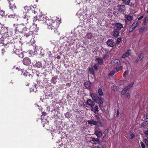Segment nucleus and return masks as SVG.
Listing matches in <instances>:
<instances>
[{
  "label": "nucleus",
  "instance_id": "nucleus-1",
  "mask_svg": "<svg viewBox=\"0 0 148 148\" xmlns=\"http://www.w3.org/2000/svg\"><path fill=\"white\" fill-rule=\"evenodd\" d=\"M13 27L14 28V34L15 35L18 32L20 33H23L25 34L26 33L27 31H29V29L26 28V26L23 24V23L21 24H14Z\"/></svg>",
  "mask_w": 148,
  "mask_h": 148
},
{
  "label": "nucleus",
  "instance_id": "nucleus-2",
  "mask_svg": "<svg viewBox=\"0 0 148 148\" xmlns=\"http://www.w3.org/2000/svg\"><path fill=\"white\" fill-rule=\"evenodd\" d=\"M45 22L47 23V25L49 26V28L52 29H53L56 28L60 24V20L57 19L54 21L51 19L47 17L45 18Z\"/></svg>",
  "mask_w": 148,
  "mask_h": 148
},
{
  "label": "nucleus",
  "instance_id": "nucleus-3",
  "mask_svg": "<svg viewBox=\"0 0 148 148\" xmlns=\"http://www.w3.org/2000/svg\"><path fill=\"white\" fill-rule=\"evenodd\" d=\"M32 33L29 32L28 33H25L24 34L26 41L28 43H34V37Z\"/></svg>",
  "mask_w": 148,
  "mask_h": 148
},
{
  "label": "nucleus",
  "instance_id": "nucleus-4",
  "mask_svg": "<svg viewBox=\"0 0 148 148\" xmlns=\"http://www.w3.org/2000/svg\"><path fill=\"white\" fill-rule=\"evenodd\" d=\"M29 32H32L34 34H36L39 30V27L37 26V25L34 23H33V25L31 26L29 28Z\"/></svg>",
  "mask_w": 148,
  "mask_h": 148
},
{
  "label": "nucleus",
  "instance_id": "nucleus-5",
  "mask_svg": "<svg viewBox=\"0 0 148 148\" xmlns=\"http://www.w3.org/2000/svg\"><path fill=\"white\" fill-rule=\"evenodd\" d=\"M30 16L28 14H26L24 15L22 18V21L24 23H25L27 25H29L30 22Z\"/></svg>",
  "mask_w": 148,
  "mask_h": 148
},
{
  "label": "nucleus",
  "instance_id": "nucleus-6",
  "mask_svg": "<svg viewBox=\"0 0 148 148\" xmlns=\"http://www.w3.org/2000/svg\"><path fill=\"white\" fill-rule=\"evenodd\" d=\"M8 33H5V34H0V42L1 44H2V45H3L4 44V43L3 42V41H4V39H6L7 38L8 39H9V38H10V36L8 34Z\"/></svg>",
  "mask_w": 148,
  "mask_h": 148
},
{
  "label": "nucleus",
  "instance_id": "nucleus-7",
  "mask_svg": "<svg viewBox=\"0 0 148 148\" xmlns=\"http://www.w3.org/2000/svg\"><path fill=\"white\" fill-rule=\"evenodd\" d=\"M121 93L122 95H125L127 97L129 98L130 95V90L126 87L121 90Z\"/></svg>",
  "mask_w": 148,
  "mask_h": 148
},
{
  "label": "nucleus",
  "instance_id": "nucleus-8",
  "mask_svg": "<svg viewBox=\"0 0 148 148\" xmlns=\"http://www.w3.org/2000/svg\"><path fill=\"white\" fill-rule=\"evenodd\" d=\"M0 27H1V30L0 31V34L3 35L5 33H8V28L4 26L2 24H0Z\"/></svg>",
  "mask_w": 148,
  "mask_h": 148
},
{
  "label": "nucleus",
  "instance_id": "nucleus-9",
  "mask_svg": "<svg viewBox=\"0 0 148 148\" xmlns=\"http://www.w3.org/2000/svg\"><path fill=\"white\" fill-rule=\"evenodd\" d=\"M9 3V7L10 10L11 11V9L13 10L14 9L16 8V6L15 5V3L12 0H8Z\"/></svg>",
  "mask_w": 148,
  "mask_h": 148
},
{
  "label": "nucleus",
  "instance_id": "nucleus-10",
  "mask_svg": "<svg viewBox=\"0 0 148 148\" xmlns=\"http://www.w3.org/2000/svg\"><path fill=\"white\" fill-rule=\"evenodd\" d=\"M23 64L25 65H28L31 63V60L28 58H25L23 60Z\"/></svg>",
  "mask_w": 148,
  "mask_h": 148
},
{
  "label": "nucleus",
  "instance_id": "nucleus-11",
  "mask_svg": "<svg viewBox=\"0 0 148 148\" xmlns=\"http://www.w3.org/2000/svg\"><path fill=\"white\" fill-rule=\"evenodd\" d=\"M106 43L108 46L112 47L114 45L115 43L113 42V40L112 39H108L106 42Z\"/></svg>",
  "mask_w": 148,
  "mask_h": 148
},
{
  "label": "nucleus",
  "instance_id": "nucleus-12",
  "mask_svg": "<svg viewBox=\"0 0 148 148\" xmlns=\"http://www.w3.org/2000/svg\"><path fill=\"white\" fill-rule=\"evenodd\" d=\"M111 34L112 36L116 38L119 35V33L117 30L115 29L111 33Z\"/></svg>",
  "mask_w": 148,
  "mask_h": 148
},
{
  "label": "nucleus",
  "instance_id": "nucleus-13",
  "mask_svg": "<svg viewBox=\"0 0 148 148\" xmlns=\"http://www.w3.org/2000/svg\"><path fill=\"white\" fill-rule=\"evenodd\" d=\"M118 8L119 11L121 12H124L126 10L125 7L124 5H119Z\"/></svg>",
  "mask_w": 148,
  "mask_h": 148
},
{
  "label": "nucleus",
  "instance_id": "nucleus-14",
  "mask_svg": "<svg viewBox=\"0 0 148 148\" xmlns=\"http://www.w3.org/2000/svg\"><path fill=\"white\" fill-rule=\"evenodd\" d=\"M131 51L130 50H127L126 52L122 56L121 58H125L126 57L128 56L131 54Z\"/></svg>",
  "mask_w": 148,
  "mask_h": 148
},
{
  "label": "nucleus",
  "instance_id": "nucleus-15",
  "mask_svg": "<svg viewBox=\"0 0 148 148\" xmlns=\"http://www.w3.org/2000/svg\"><path fill=\"white\" fill-rule=\"evenodd\" d=\"M86 103L88 105L90 106L91 108L95 104L94 102L90 99H88Z\"/></svg>",
  "mask_w": 148,
  "mask_h": 148
},
{
  "label": "nucleus",
  "instance_id": "nucleus-16",
  "mask_svg": "<svg viewBox=\"0 0 148 148\" xmlns=\"http://www.w3.org/2000/svg\"><path fill=\"white\" fill-rule=\"evenodd\" d=\"M95 134L99 138L101 137L103 135V134L99 130L95 131Z\"/></svg>",
  "mask_w": 148,
  "mask_h": 148
},
{
  "label": "nucleus",
  "instance_id": "nucleus-17",
  "mask_svg": "<svg viewBox=\"0 0 148 148\" xmlns=\"http://www.w3.org/2000/svg\"><path fill=\"white\" fill-rule=\"evenodd\" d=\"M91 110L94 113H97L99 112V108L97 106H95L94 108L93 106L91 107Z\"/></svg>",
  "mask_w": 148,
  "mask_h": 148
},
{
  "label": "nucleus",
  "instance_id": "nucleus-18",
  "mask_svg": "<svg viewBox=\"0 0 148 148\" xmlns=\"http://www.w3.org/2000/svg\"><path fill=\"white\" fill-rule=\"evenodd\" d=\"M115 26L118 29L120 30L123 27L122 24L120 23H116L114 24Z\"/></svg>",
  "mask_w": 148,
  "mask_h": 148
},
{
  "label": "nucleus",
  "instance_id": "nucleus-19",
  "mask_svg": "<svg viewBox=\"0 0 148 148\" xmlns=\"http://www.w3.org/2000/svg\"><path fill=\"white\" fill-rule=\"evenodd\" d=\"M125 17L127 20L129 21H131L132 19V16L129 14L125 15Z\"/></svg>",
  "mask_w": 148,
  "mask_h": 148
},
{
  "label": "nucleus",
  "instance_id": "nucleus-20",
  "mask_svg": "<svg viewBox=\"0 0 148 148\" xmlns=\"http://www.w3.org/2000/svg\"><path fill=\"white\" fill-rule=\"evenodd\" d=\"M88 123L89 124L96 125L97 123V122L95 121L92 120L88 121Z\"/></svg>",
  "mask_w": 148,
  "mask_h": 148
},
{
  "label": "nucleus",
  "instance_id": "nucleus-21",
  "mask_svg": "<svg viewBox=\"0 0 148 148\" xmlns=\"http://www.w3.org/2000/svg\"><path fill=\"white\" fill-rule=\"evenodd\" d=\"M123 69L122 66H116L114 68V70L115 72H117L119 71H120Z\"/></svg>",
  "mask_w": 148,
  "mask_h": 148
},
{
  "label": "nucleus",
  "instance_id": "nucleus-22",
  "mask_svg": "<svg viewBox=\"0 0 148 148\" xmlns=\"http://www.w3.org/2000/svg\"><path fill=\"white\" fill-rule=\"evenodd\" d=\"M98 99H99V101L98 103L99 106L100 107L102 106L103 103V99H101L100 97H98Z\"/></svg>",
  "mask_w": 148,
  "mask_h": 148
},
{
  "label": "nucleus",
  "instance_id": "nucleus-23",
  "mask_svg": "<svg viewBox=\"0 0 148 148\" xmlns=\"http://www.w3.org/2000/svg\"><path fill=\"white\" fill-rule=\"evenodd\" d=\"M143 58V54L142 53H140L138 56V58L136 60L135 62H138L140 61Z\"/></svg>",
  "mask_w": 148,
  "mask_h": 148
},
{
  "label": "nucleus",
  "instance_id": "nucleus-24",
  "mask_svg": "<svg viewBox=\"0 0 148 148\" xmlns=\"http://www.w3.org/2000/svg\"><path fill=\"white\" fill-rule=\"evenodd\" d=\"M84 85L85 86L86 88H89L91 86V84L89 82H85Z\"/></svg>",
  "mask_w": 148,
  "mask_h": 148
},
{
  "label": "nucleus",
  "instance_id": "nucleus-25",
  "mask_svg": "<svg viewBox=\"0 0 148 148\" xmlns=\"http://www.w3.org/2000/svg\"><path fill=\"white\" fill-rule=\"evenodd\" d=\"M24 8L25 10V12H26V14H28V12H29V11H31V9L29 6H26L24 7Z\"/></svg>",
  "mask_w": 148,
  "mask_h": 148
},
{
  "label": "nucleus",
  "instance_id": "nucleus-26",
  "mask_svg": "<svg viewBox=\"0 0 148 148\" xmlns=\"http://www.w3.org/2000/svg\"><path fill=\"white\" fill-rule=\"evenodd\" d=\"M138 21H137L134 22L132 25L131 26L134 29H135L138 25Z\"/></svg>",
  "mask_w": 148,
  "mask_h": 148
},
{
  "label": "nucleus",
  "instance_id": "nucleus-27",
  "mask_svg": "<svg viewBox=\"0 0 148 148\" xmlns=\"http://www.w3.org/2000/svg\"><path fill=\"white\" fill-rule=\"evenodd\" d=\"M92 37V35L91 33H89L87 34L86 36V37L88 39H91Z\"/></svg>",
  "mask_w": 148,
  "mask_h": 148
},
{
  "label": "nucleus",
  "instance_id": "nucleus-28",
  "mask_svg": "<svg viewBox=\"0 0 148 148\" xmlns=\"http://www.w3.org/2000/svg\"><path fill=\"white\" fill-rule=\"evenodd\" d=\"M96 60L97 61L98 64L101 65L103 63V59L100 58H97L96 59Z\"/></svg>",
  "mask_w": 148,
  "mask_h": 148
},
{
  "label": "nucleus",
  "instance_id": "nucleus-29",
  "mask_svg": "<svg viewBox=\"0 0 148 148\" xmlns=\"http://www.w3.org/2000/svg\"><path fill=\"white\" fill-rule=\"evenodd\" d=\"M146 30V29L145 27H141L139 29V31L140 32H145Z\"/></svg>",
  "mask_w": 148,
  "mask_h": 148
},
{
  "label": "nucleus",
  "instance_id": "nucleus-30",
  "mask_svg": "<svg viewBox=\"0 0 148 148\" xmlns=\"http://www.w3.org/2000/svg\"><path fill=\"white\" fill-rule=\"evenodd\" d=\"M36 65L38 68H40V67H42L41 63L40 62H37L36 63Z\"/></svg>",
  "mask_w": 148,
  "mask_h": 148
},
{
  "label": "nucleus",
  "instance_id": "nucleus-31",
  "mask_svg": "<svg viewBox=\"0 0 148 148\" xmlns=\"http://www.w3.org/2000/svg\"><path fill=\"white\" fill-rule=\"evenodd\" d=\"M8 17L9 18H12V17L14 18V17H15L16 16V15H15V14L13 13V14H11L9 13H8Z\"/></svg>",
  "mask_w": 148,
  "mask_h": 148
},
{
  "label": "nucleus",
  "instance_id": "nucleus-32",
  "mask_svg": "<svg viewBox=\"0 0 148 148\" xmlns=\"http://www.w3.org/2000/svg\"><path fill=\"white\" fill-rule=\"evenodd\" d=\"M123 3L126 5H128L130 2V0H122Z\"/></svg>",
  "mask_w": 148,
  "mask_h": 148
},
{
  "label": "nucleus",
  "instance_id": "nucleus-33",
  "mask_svg": "<svg viewBox=\"0 0 148 148\" xmlns=\"http://www.w3.org/2000/svg\"><path fill=\"white\" fill-rule=\"evenodd\" d=\"M65 116L66 118H69L71 117V114L69 112H66L65 114Z\"/></svg>",
  "mask_w": 148,
  "mask_h": 148
},
{
  "label": "nucleus",
  "instance_id": "nucleus-34",
  "mask_svg": "<svg viewBox=\"0 0 148 148\" xmlns=\"http://www.w3.org/2000/svg\"><path fill=\"white\" fill-rule=\"evenodd\" d=\"M91 96L92 99L94 100V101H95L97 100V98L95 97L94 95L93 94H91Z\"/></svg>",
  "mask_w": 148,
  "mask_h": 148
},
{
  "label": "nucleus",
  "instance_id": "nucleus-35",
  "mask_svg": "<svg viewBox=\"0 0 148 148\" xmlns=\"http://www.w3.org/2000/svg\"><path fill=\"white\" fill-rule=\"evenodd\" d=\"M129 73L128 70H127L125 71L123 73V75L124 77H126L128 75Z\"/></svg>",
  "mask_w": 148,
  "mask_h": 148
},
{
  "label": "nucleus",
  "instance_id": "nucleus-36",
  "mask_svg": "<svg viewBox=\"0 0 148 148\" xmlns=\"http://www.w3.org/2000/svg\"><path fill=\"white\" fill-rule=\"evenodd\" d=\"M92 141L96 143H99V140L97 138H93L92 139Z\"/></svg>",
  "mask_w": 148,
  "mask_h": 148
},
{
  "label": "nucleus",
  "instance_id": "nucleus-37",
  "mask_svg": "<svg viewBox=\"0 0 148 148\" xmlns=\"http://www.w3.org/2000/svg\"><path fill=\"white\" fill-rule=\"evenodd\" d=\"M38 19V20H40V21H45L44 20L45 19L44 18V16L41 15L39 16V18Z\"/></svg>",
  "mask_w": 148,
  "mask_h": 148
},
{
  "label": "nucleus",
  "instance_id": "nucleus-38",
  "mask_svg": "<svg viewBox=\"0 0 148 148\" xmlns=\"http://www.w3.org/2000/svg\"><path fill=\"white\" fill-rule=\"evenodd\" d=\"M98 92L99 95L102 96L103 95V93L102 91V89L101 88H99L98 90Z\"/></svg>",
  "mask_w": 148,
  "mask_h": 148
},
{
  "label": "nucleus",
  "instance_id": "nucleus-39",
  "mask_svg": "<svg viewBox=\"0 0 148 148\" xmlns=\"http://www.w3.org/2000/svg\"><path fill=\"white\" fill-rule=\"evenodd\" d=\"M134 84V82H132L130 83L129 85H128L126 87L128 88L130 90V88L133 86Z\"/></svg>",
  "mask_w": 148,
  "mask_h": 148
},
{
  "label": "nucleus",
  "instance_id": "nucleus-40",
  "mask_svg": "<svg viewBox=\"0 0 148 148\" xmlns=\"http://www.w3.org/2000/svg\"><path fill=\"white\" fill-rule=\"evenodd\" d=\"M89 71L90 73L92 75L94 74V70L93 68H90Z\"/></svg>",
  "mask_w": 148,
  "mask_h": 148
},
{
  "label": "nucleus",
  "instance_id": "nucleus-41",
  "mask_svg": "<svg viewBox=\"0 0 148 148\" xmlns=\"http://www.w3.org/2000/svg\"><path fill=\"white\" fill-rule=\"evenodd\" d=\"M82 12H81L80 11H78L77 13L76 14V15H77L79 17L82 16Z\"/></svg>",
  "mask_w": 148,
  "mask_h": 148
},
{
  "label": "nucleus",
  "instance_id": "nucleus-42",
  "mask_svg": "<svg viewBox=\"0 0 148 148\" xmlns=\"http://www.w3.org/2000/svg\"><path fill=\"white\" fill-rule=\"evenodd\" d=\"M148 125V122H144L142 123L141 125L142 127H144L145 126L147 125Z\"/></svg>",
  "mask_w": 148,
  "mask_h": 148
},
{
  "label": "nucleus",
  "instance_id": "nucleus-43",
  "mask_svg": "<svg viewBox=\"0 0 148 148\" xmlns=\"http://www.w3.org/2000/svg\"><path fill=\"white\" fill-rule=\"evenodd\" d=\"M111 88L112 90H113L114 91H117V87L115 86H112Z\"/></svg>",
  "mask_w": 148,
  "mask_h": 148
},
{
  "label": "nucleus",
  "instance_id": "nucleus-44",
  "mask_svg": "<svg viewBox=\"0 0 148 148\" xmlns=\"http://www.w3.org/2000/svg\"><path fill=\"white\" fill-rule=\"evenodd\" d=\"M116 72H115V71H114V70L112 71H111L110 73H109V75L110 76H112Z\"/></svg>",
  "mask_w": 148,
  "mask_h": 148
},
{
  "label": "nucleus",
  "instance_id": "nucleus-45",
  "mask_svg": "<svg viewBox=\"0 0 148 148\" xmlns=\"http://www.w3.org/2000/svg\"><path fill=\"white\" fill-rule=\"evenodd\" d=\"M113 62L115 64H118L120 60L119 59H115L114 60Z\"/></svg>",
  "mask_w": 148,
  "mask_h": 148
},
{
  "label": "nucleus",
  "instance_id": "nucleus-46",
  "mask_svg": "<svg viewBox=\"0 0 148 148\" xmlns=\"http://www.w3.org/2000/svg\"><path fill=\"white\" fill-rule=\"evenodd\" d=\"M121 40V38H119L117 40L116 43L119 44Z\"/></svg>",
  "mask_w": 148,
  "mask_h": 148
},
{
  "label": "nucleus",
  "instance_id": "nucleus-47",
  "mask_svg": "<svg viewBox=\"0 0 148 148\" xmlns=\"http://www.w3.org/2000/svg\"><path fill=\"white\" fill-rule=\"evenodd\" d=\"M148 20V15L146 16L144 19V21L145 23H146V21Z\"/></svg>",
  "mask_w": 148,
  "mask_h": 148
},
{
  "label": "nucleus",
  "instance_id": "nucleus-48",
  "mask_svg": "<svg viewBox=\"0 0 148 148\" xmlns=\"http://www.w3.org/2000/svg\"><path fill=\"white\" fill-rule=\"evenodd\" d=\"M140 144L142 148H145V145L143 142H141L140 143Z\"/></svg>",
  "mask_w": 148,
  "mask_h": 148
},
{
  "label": "nucleus",
  "instance_id": "nucleus-49",
  "mask_svg": "<svg viewBox=\"0 0 148 148\" xmlns=\"http://www.w3.org/2000/svg\"><path fill=\"white\" fill-rule=\"evenodd\" d=\"M134 29L131 26L130 27L129 29V31L130 32H132L133 31Z\"/></svg>",
  "mask_w": 148,
  "mask_h": 148
},
{
  "label": "nucleus",
  "instance_id": "nucleus-50",
  "mask_svg": "<svg viewBox=\"0 0 148 148\" xmlns=\"http://www.w3.org/2000/svg\"><path fill=\"white\" fill-rule=\"evenodd\" d=\"M94 68L95 69L97 70L98 69V66L97 64H95L93 66Z\"/></svg>",
  "mask_w": 148,
  "mask_h": 148
},
{
  "label": "nucleus",
  "instance_id": "nucleus-51",
  "mask_svg": "<svg viewBox=\"0 0 148 148\" xmlns=\"http://www.w3.org/2000/svg\"><path fill=\"white\" fill-rule=\"evenodd\" d=\"M135 137V136L133 134H132L130 135V139H133Z\"/></svg>",
  "mask_w": 148,
  "mask_h": 148
},
{
  "label": "nucleus",
  "instance_id": "nucleus-52",
  "mask_svg": "<svg viewBox=\"0 0 148 148\" xmlns=\"http://www.w3.org/2000/svg\"><path fill=\"white\" fill-rule=\"evenodd\" d=\"M144 141L145 142V144L148 146V140L147 139H144Z\"/></svg>",
  "mask_w": 148,
  "mask_h": 148
},
{
  "label": "nucleus",
  "instance_id": "nucleus-53",
  "mask_svg": "<svg viewBox=\"0 0 148 148\" xmlns=\"http://www.w3.org/2000/svg\"><path fill=\"white\" fill-rule=\"evenodd\" d=\"M0 13H1V15L2 16H3L4 15V12L2 11L1 10L0 11Z\"/></svg>",
  "mask_w": 148,
  "mask_h": 148
},
{
  "label": "nucleus",
  "instance_id": "nucleus-54",
  "mask_svg": "<svg viewBox=\"0 0 148 148\" xmlns=\"http://www.w3.org/2000/svg\"><path fill=\"white\" fill-rule=\"evenodd\" d=\"M119 114V110H117V113H116V117H118Z\"/></svg>",
  "mask_w": 148,
  "mask_h": 148
},
{
  "label": "nucleus",
  "instance_id": "nucleus-55",
  "mask_svg": "<svg viewBox=\"0 0 148 148\" xmlns=\"http://www.w3.org/2000/svg\"><path fill=\"white\" fill-rule=\"evenodd\" d=\"M46 113L45 112H42V115L43 116H45L46 115Z\"/></svg>",
  "mask_w": 148,
  "mask_h": 148
},
{
  "label": "nucleus",
  "instance_id": "nucleus-56",
  "mask_svg": "<svg viewBox=\"0 0 148 148\" xmlns=\"http://www.w3.org/2000/svg\"><path fill=\"white\" fill-rule=\"evenodd\" d=\"M145 134L146 135H148V130L145 132Z\"/></svg>",
  "mask_w": 148,
  "mask_h": 148
},
{
  "label": "nucleus",
  "instance_id": "nucleus-57",
  "mask_svg": "<svg viewBox=\"0 0 148 148\" xmlns=\"http://www.w3.org/2000/svg\"><path fill=\"white\" fill-rule=\"evenodd\" d=\"M143 16H140V17H139L138 18V20H140L141 19H142L143 18Z\"/></svg>",
  "mask_w": 148,
  "mask_h": 148
},
{
  "label": "nucleus",
  "instance_id": "nucleus-58",
  "mask_svg": "<svg viewBox=\"0 0 148 148\" xmlns=\"http://www.w3.org/2000/svg\"><path fill=\"white\" fill-rule=\"evenodd\" d=\"M107 57V55L106 54H105L103 55V58L104 59H106Z\"/></svg>",
  "mask_w": 148,
  "mask_h": 148
},
{
  "label": "nucleus",
  "instance_id": "nucleus-59",
  "mask_svg": "<svg viewBox=\"0 0 148 148\" xmlns=\"http://www.w3.org/2000/svg\"><path fill=\"white\" fill-rule=\"evenodd\" d=\"M106 134H105L104 136H103V138H102V140H104V139L106 137Z\"/></svg>",
  "mask_w": 148,
  "mask_h": 148
},
{
  "label": "nucleus",
  "instance_id": "nucleus-60",
  "mask_svg": "<svg viewBox=\"0 0 148 148\" xmlns=\"http://www.w3.org/2000/svg\"><path fill=\"white\" fill-rule=\"evenodd\" d=\"M42 68L44 69H45L46 68V66L45 65H44L42 67Z\"/></svg>",
  "mask_w": 148,
  "mask_h": 148
},
{
  "label": "nucleus",
  "instance_id": "nucleus-61",
  "mask_svg": "<svg viewBox=\"0 0 148 148\" xmlns=\"http://www.w3.org/2000/svg\"><path fill=\"white\" fill-rule=\"evenodd\" d=\"M66 86H70V84L69 83H67L66 84Z\"/></svg>",
  "mask_w": 148,
  "mask_h": 148
},
{
  "label": "nucleus",
  "instance_id": "nucleus-62",
  "mask_svg": "<svg viewBox=\"0 0 148 148\" xmlns=\"http://www.w3.org/2000/svg\"><path fill=\"white\" fill-rule=\"evenodd\" d=\"M60 56H57V59H60Z\"/></svg>",
  "mask_w": 148,
  "mask_h": 148
},
{
  "label": "nucleus",
  "instance_id": "nucleus-63",
  "mask_svg": "<svg viewBox=\"0 0 148 148\" xmlns=\"http://www.w3.org/2000/svg\"><path fill=\"white\" fill-rule=\"evenodd\" d=\"M27 75H28V74H26L25 73H24L23 74V75H24V76H27Z\"/></svg>",
  "mask_w": 148,
  "mask_h": 148
},
{
  "label": "nucleus",
  "instance_id": "nucleus-64",
  "mask_svg": "<svg viewBox=\"0 0 148 148\" xmlns=\"http://www.w3.org/2000/svg\"><path fill=\"white\" fill-rule=\"evenodd\" d=\"M125 22L126 23H127V21H126V20H125Z\"/></svg>",
  "mask_w": 148,
  "mask_h": 148
}]
</instances>
